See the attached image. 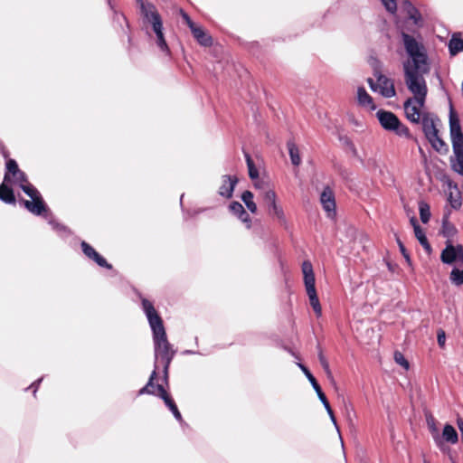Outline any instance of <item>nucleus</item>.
I'll use <instances>...</instances> for the list:
<instances>
[{
    "label": "nucleus",
    "mask_w": 463,
    "mask_h": 463,
    "mask_svg": "<svg viewBox=\"0 0 463 463\" xmlns=\"http://www.w3.org/2000/svg\"><path fill=\"white\" fill-rule=\"evenodd\" d=\"M410 222L412 225L413 230L415 229V227L420 226L415 217L411 218Z\"/></svg>",
    "instance_id": "nucleus-51"
},
{
    "label": "nucleus",
    "mask_w": 463,
    "mask_h": 463,
    "mask_svg": "<svg viewBox=\"0 0 463 463\" xmlns=\"http://www.w3.org/2000/svg\"><path fill=\"white\" fill-rule=\"evenodd\" d=\"M419 242L420 243V245L424 248V250H426V252L428 254H430L431 253V246L430 244L429 243L428 241V239L427 237H425L424 239L419 241Z\"/></svg>",
    "instance_id": "nucleus-45"
},
{
    "label": "nucleus",
    "mask_w": 463,
    "mask_h": 463,
    "mask_svg": "<svg viewBox=\"0 0 463 463\" xmlns=\"http://www.w3.org/2000/svg\"><path fill=\"white\" fill-rule=\"evenodd\" d=\"M238 218L244 223H246L247 228H250L251 225V220L250 218V215L247 213L246 211H244V213L240 214Z\"/></svg>",
    "instance_id": "nucleus-40"
},
{
    "label": "nucleus",
    "mask_w": 463,
    "mask_h": 463,
    "mask_svg": "<svg viewBox=\"0 0 463 463\" xmlns=\"http://www.w3.org/2000/svg\"><path fill=\"white\" fill-rule=\"evenodd\" d=\"M460 206V203L458 201H455L452 203V207L457 208Z\"/></svg>",
    "instance_id": "nucleus-53"
},
{
    "label": "nucleus",
    "mask_w": 463,
    "mask_h": 463,
    "mask_svg": "<svg viewBox=\"0 0 463 463\" xmlns=\"http://www.w3.org/2000/svg\"><path fill=\"white\" fill-rule=\"evenodd\" d=\"M6 173L9 175V177L11 178V175L13 176L16 173L20 172L21 170L18 168V165L14 159H9L6 162Z\"/></svg>",
    "instance_id": "nucleus-35"
},
{
    "label": "nucleus",
    "mask_w": 463,
    "mask_h": 463,
    "mask_svg": "<svg viewBox=\"0 0 463 463\" xmlns=\"http://www.w3.org/2000/svg\"><path fill=\"white\" fill-rule=\"evenodd\" d=\"M377 118L381 126L388 131H393L396 135L404 137H410L409 128L402 124L399 118L390 111L379 110L376 113Z\"/></svg>",
    "instance_id": "nucleus-7"
},
{
    "label": "nucleus",
    "mask_w": 463,
    "mask_h": 463,
    "mask_svg": "<svg viewBox=\"0 0 463 463\" xmlns=\"http://www.w3.org/2000/svg\"><path fill=\"white\" fill-rule=\"evenodd\" d=\"M267 206L269 208V213H272L279 220L285 219V214H284L283 209L279 204L277 203V200Z\"/></svg>",
    "instance_id": "nucleus-31"
},
{
    "label": "nucleus",
    "mask_w": 463,
    "mask_h": 463,
    "mask_svg": "<svg viewBox=\"0 0 463 463\" xmlns=\"http://www.w3.org/2000/svg\"><path fill=\"white\" fill-rule=\"evenodd\" d=\"M237 182L238 179L235 176L223 175L222 184L219 188V194L225 198H231Z\"/></svg>",
    "instance_id": "nucleus-17"
},
{
    "label": "nucleus",
    "mask_w": 463,
    "mask_h": 463,
    "mask_svg": "<svg viewBox=\"0 0 463 463\" xmlns=\"http://www.w3.org/2000/svg\"><path fill=\"white\" fill-rule=\"evenodd\" d=\"M180 13H181V15H182L184 21L186 23V24L189 26L190 29L195 25V24L191 20V18L185 12H184L183 10H180Z\"/></svg>",
    "instance_id": "nucleus-42"
},
{
    "label": "nucleus",
    "mask_w": 463,
    "mask_h": 463,
    "mask_svg": "<svg viewBox=\"0 0 463 463\" xmlns=\"http://www.w3.org/2000/svg\"><path fill=\"white\" fill-rule=\"evenodd\" d=\"M23 204L30 213L35 215H42L43 213L47 212V207L42 196L32 199V201L24 200Z\"/></svg>",
    "instance_id": "nucleus-16"
},
{
    "label": "nucleus",
    "mask_w": 463,
    "mask_h": 463,
    "mask_svg": "<svg viewBox=\"0 0 463 463\" xmlns=\"http://www.w3.org/2000/svg\"><path fill=\"white\" fill-rule=\"evenodd\" d=\"M374 76L376 82L373 79L368 78L367 82L374 92H379L384 98H392L396 95L393 81L382 74L380 71H375Z\"/></svg>",
    "instance_id": "nucleus-8"
},
{
    "label": "nucleus",
    "mask_w": 463,
    "mask_h": 463,
    "mask_svg": "<svg viewBox=\"0 0 463 463\" xmlns=\"http://www.w3.org/2000/svg\"><path fill=\"white\" fill-rule=\"evenodd\" d=\"M443 439L451 444H455L458 440V433L453 426L446 424L442 431Z\"/></svg>",
    "instance_id": "nucleus-24"
},
{
    "label": "nucleus",
    "mask_w": 463,
    "mask_h": 463,
    "mask_svg": "<svg viewBox=\"0 0 463 463\" xmlns=\"http://www.w3.org/2000/svg\"><path fill=\"white\" fill-rule=\"evenodd\" d=\"M356 99L360 106L370 110H374L376 109L373 98L369 95V93L364 87H358L356 92Z\"/></svg>",
    "instance_id": "nucleus-18"
},
{
    "label": "nucleus",
    "mask_w": 463,
    "mask_h": 463,
    "mask_svg": "<svg viewBox=\"0 0 463 463\" xmlns=\"http://www.w3.org/2000/svg\"><path fill=\"white\" fill-rule=\"evenodd\" d=\"M244 156H245V159H246V163H247V166H248V170H249V175H250V179L254 180L256 183L259 181L258 180V178H259L258 169L254 165V163H253L250 156L248 153H244Z\"/></svg>",
    "instance_id": "nucleus-29"
},
{
    "label": "nucleus",
    "mask_w": 463,
    "mask_h": 463,
    "mask_svg": "<svg viewBox=\"0 0 463 463\" xmlns=\"http://www.w3.org/2000/svg\"><path fill=\"white\" fill-rule=\"evenodd\" d=\"M318 398L321 401V402L323 403V405H324L325 409L326 410V411L327 412H331L332 409H331V406H330V404H329V402H328L325 393L320 395Z\"/></svg>",
    "instance_id": "nucleus-46"
},
{
    "label": "nucleus",
    "mask_w": 463,
    "mask_h": 463,
    "mask_svg": "<svg viewBox=\"0 0 463 463\" xmlns=\"http://www.w3.org/2000/svg\"><path fill=\"white\" fill-rule=\"evenodd\" d=\"M255 187L262 191L261 195L264 203L269 205L277 200V194L273 189L269 187V184L264 181H258L254 184Z\"/></svg>",
    "instance_id": "nucleus-19"
},
{
    "label": "nucleus",
    "mask_w": 463,
    "mask_h": 463,
    "mask_svg": "<svg viewBox=\"0 0 463 463\" xmlns=\"http://www.w3.org/2000/svg\"><path fill=\"white\" fill-rule=\"evenodd\" d=\"M394 360L398 364L402 365L404 369H409V363L402 353L395 352Z\"/></svg>",
    "instance_id": "nucleus-38"
},
{
    "label": "nucleus",
    "mask_w": 463,
    "mask_h": 463,
    "mask_svg": "<svg viewBox=\"0 0 463 463\" xmlns=\"http://www.w3.org/2000/svg\"><path fill=\"white\" fill-rule=\"evenodd\" d=\"M420 217L423 223H427L430 219V205L425 202L419 203Z\"/></svg>",
    "instance_id": "nucleus-30"
},
{
    "label": "nucleus",
    "mask_w": 463,
    "mask_h": 463,
    "mask_svg": "<svg viewBox=\"0 0 463 463\" xmlns=\"http://www.w3.org/2000/svg\"><path fill=\"white\" fill-rule=\"evenodd\" d=\"M142 307L147 317L150 327L153 332V340L155 345V369L156 372L158 363L164 367V379L167 383L168 368L173 360L175 351L172 348L166 338L163 321L153 304L146 298H142Z\"/></svg>",
    "instance_id": "nucleus-1"
},
{
    "label": "nucleus",
    "mask_w": 463,
    "mask_h": 463,
    "mask_svg": "<svg viewBox=\"0 0 463 463\" xmlns=\"http://www.w3.org/2000/svg\"><path fill=\"white\" fill-rule=\"evenodd\" d=\"M432 148L435 149L439 153H446L448 151V146L442 140L439 136V130L436 131L426 137Z\"/></svg>",
    "instance_id": "nucleus-21"
},
{
    "label": "nucleus",
    "mask_w": 463,
    "mask_h": 463,
    "mask_svg": "<svg viewBox=\"0 0 463 463\" xmlns=\"http://www.w3.org/2000/svg\"><path fill=\"white\" fill-rule=\"evenodd\" d=\"M426 99H422V102L417 98L411 97L409 98L404 102V111L406 118L412 123H419L422 119V115L420 113V109L424 107Z\"/></svg>",
    "instance_id": "nucleus-10"
},
{
    "label": "nucleus",
    "mask_w": 463,
    "mask_h": 463,
    "mask_svg": "<svg viewBox=\"0 0 463 463\" xmlns=\"http://www.w3.org/2000/svg\"><path fill=\"white\" fill-rule=\"evenodd\" d=\"M41 382H42V378H40L39 380H37L36 382L32 383V385L30 386V388L33 390V394L36 393L37 389H38L39 384H40Z\"/></svg>",
    "instance_id": "nucleus-50"
},
{
    "label": "nucleus",
    "mask_w": 463,
    "mask_h": 463,
    "mask_svg": "<svg viewBox=\"0 0 463 463\" xmlns=\"http://www.w3.org/2000/svg\"><path fill=\"white\" fill-rule=\"evenodd\" d=\"M191 32L196 41L203 46H210L213 43L212 37L201 27L196 24L192 27Z\"/></svg>",
    "instance_id": "nucleus-22"
},
{
    "label": "nucleus",
    "mask_w": 463,
    "mask_h": 463,
    "mask_svg": "<svg viewBox=\"0 0 463 463\" xmlns=\"http://www.w3.org/2000/svg\"><path fill=\"white\" fill-rule=\"evenodd\" d=\"M397 242H398V244H399L400 250H401L402 254V255H403V257L405 258L406 261H407L408 263H410V262H411V259H410L409 254H408V253H407V251H406V249H405L404 245L402 244V242L399 239H397Z\"/></svg>",
    "instance_id": "nucleus-43"
},
{
    "label": "nucleus",
    "mask_w": 463,
    "mask_h": 463,
    "mask_svg": "<svg viewBox=\"0 0 463 463\" xmlns=\"http://www.w3.org/2000/svg\"><path fill=\"white\" fill-rule=\"evenodd\" d=\"M449 129L452 146L462 145L463 133L461 131L459 119L452 109L449 113Z\"/></svg>",
    "instance_id": "nucleus-11"
},
{
    "label": "nucleus",
    "mask_w": 463,
    "mask_h": 463,
    "mask_svg": "<svg viewBox=\"0 0 463 463\" xmlns=\"http://www.w3.org/2000/svg\"><path fill=\"white\" fill-rule=\"evenodd\" d=\"M449 50L452 56L463 52V39L453 35L449 43Z\"/></svg>",
    "instance_id": "nucleus-25"
},
{
    "label": "nucleus",
    "mask_w": 463,
    "mask_h": 463,
    "mask_svg": "<svg viewBox=\"0 0 463 463\" xmlns=\"http://www.w3.org/2000/svg\"><path fill=\"white\" fill-rule=\"evenodd\" d=\"M137 2L140 5L142 15L152 25V29L156 34V43L157 47L162 52L169 55L170 51L163 33V23L155 5L150 3H145L144 0H137Z\"/></svg>",
    "instance_id": "nucleus-3"
},
{
    "label": "nucleus",
    "mask_w": 463,
    "mask_h": 463,
    "mask_svg": "<svg viewBox=\"0 0 463 463\" xmlns=\"http://www.w3.org/2000/svg\"><path fill=\"white\" fill-rule=\"evenodd\" d=\"M81 249L83 253L92 260H94L99 266L110 269L112 266L107 262V260L100 256L90 244L86 241L81 242Z\"/></svg>",
    "instance_id": "nucleus-13"
},
{
    "label": "nucleus",
    "mask_w": 463,
    "mask_h": 463,
    "mask_svg": "<svg viewBox=\"0 0 463 463\" xmlns=\"http://www.w3.org/2000/svg\"><path fill=\"white\" fill-rule=\"evenodd\" d=\"M455 158L451 160L452 168L463 175V144L452 146Z\"/></svg>",
    "instance_id": "nucleus-20"
},
{
    "label": "nucleus",
    "mask_w": 463,
    "mask_h": 463,
    "mask_svg": "<svg viewBox=\"0 0 463 463\" xmlns=\"http://www.w3.org/2000/svg\"><path fill=\"white\" fill-rule=\"evenodd\" d=\"M50 223L52 225L53 229H55V230H60L62 228L60 224H58L52 221H50Z\"/></svg>",
    "instance_id": "nucleus-52"
},
{
    "label": "nucleus",
    "mask_w": 463,
    "mask_h": 463,
    "mask_svg": "<svg viewBox=\"0 0 463 463\" xmlns=\"http://www.w3.org/2000/svg\"><path fill=\"white\" fill-rule=\"evenodd\" d=\"M457 233V230L453 224L448 220H444L442 223V234L444 237L452 238Z\"/></svg>",
    "instance_id": "nucleus-32"
},
{
    "label": "nucleus",
    "mask_w": 463,
    "mask_h": 463,
    "mask_svg": "<svg viewBox=\"0 0 463 463\" xmlns=\"http://www.w3.org/2000/svg\"><path fill=\"white\" fill-rule=\"evenodd\" d=\"M382 3L385 6L386 10L391 14H394L397 10V5L395 0H382Z\"/></svg>",
    "instance_id": "nucleus-39"
},
{
    "label": "nucleus",
    "mask_w": 463,
    "mask_h": 463,
    "mask_svg": "<svg viewBox=\"0 0 463 463\" xmlns=\"http://www.w3.org/2000/svg\"><path fill=\"white\" fill-rule=\"evenodd\" d=\"M11 178L8 174L5 175L4 181L0 185V199L6 203H14L15 196L10 187Z\"/></svg>",
    "instance_id": "nucleus-15"
},
{
    "label": "nucleus",
    "mask_w": 463,
    "mask_h": 463,
    "mask_svg": "<svg viewBox=\"0 0 463 463\" xmlns=\"http://www.w3.org/2000/svg\"><path fill=\"white\" fill-rule=\"evenodd\" d=\"M287 146L288 149L291 163L294 165H297V166L299 165L301 163V158L299 156V150H298V146H296V144L293 141H288L287 143Z\"/></svg>",
    "instance_id": "nucleus-27"
},
{
    "label": "nucleus",
    "mask_w": 463,
    "mask_h": 463,
    "mask_svg": "<svg viewBox=\"0 0 463 463\" xmlns=\"http://www.w3.org/2000/svg\"><path fill=\"white\" fill-rule=\"evenodd\" d=\"M320 202L324 210L327 213L329 217H333L335 214V201L333 191L329 187H326L321 195Z\"/></svg>",
    "instance_id": "nucleus-12"
},
{
    "label": "nucleus",
    "mask_w": 463,
    "mask_h": 463,
    "mask_svg": "<svg viewBox=\"0 0 463 463\" xmlns=\"http://www.w3.org/2000/svg\"><path fill=\"white\" fill-rule=\"evenodd\" d=\"M302 271L304 275L305 287L307 294L309 298L310 305L312 306L316 315L317 317H320L322 315V308L317 295V290L315 287L316 280L311 262L304 261L302 264Z\"/></svg>",
    "instance_id": "nucleus-6"
},
{
    "label": "nucleus",
    "mask_w": 463,
    "mask_h": 463,
    "mask_svg": "<svg viewBox=\"0 0 463 463\" xmlns=\"http://www.w3.org/2000/svg\"><path fill=\"white\" fill-rule=\"evenodd\" d=\"M31 199L41 196L39 191L30 183H25L20 187Z\"/></svg>",
    "instance_id": "nucleus-33"
},
{
    "label": "nucleus",
    "mask_w": 463,
    "mask_h": 463,
    "mask_svg": "<svg viewBox=\"0 0 463 463\" xmlns=\"http://www.w3.org/2000/svg\"><path fill=\"white\" fill-rule=\"evenodd\" d=\"M414 234L418 241H420L426 237L424 231L420 228V226H417L414 229Z\"/></svg>",
    "instance_id": "nucleus-44"
},
{
    "label": "nucleus",
    "mask_w": 463,
    "mask_h": 463,
    "mask_svg": "<svg viewBox=\"0 0 463 463\" xmlns=\"http://www.w3.org/2000/svg\"><path fill=\"white\" fill-rule=\"evenodd\" d=\"M410 17L413 19L415 23H417L420 18V15L418 14V12L414 7H411V11L410 12Z\"/></svg>",
    "instance_id": "nucleus-47"
},
{
    "label": "nucleus",
    "mask_w": 463,
    "mask_h": 463,
    "mask_svg": "<svg viewBox=\"0 0 463 463\" xmlns=\"http://www.w3.org/2000/svg\"><path fill=\"white\" fill-rule=\"evenodd\" d=\"M318 358H319V361H320V364H321L323 369L326 372V376L328 378H333L331 370L329 368V364L322 353H319Z\"/></svg>",
    "instance_id": "nucleus-37"
},
{
    "label": "nucleus",
    "mask_w": 463,
    "mask_h": 463,
    "mask_svg": "<svg viewBox=\"0 0 463 463\" xmlns=\"http://www.w3.org/2000/svg\"><path fill=\"white\" fill-rule=\"evenodd\" d=\"M403 71L407 89L421 103L428 94L424 75L430 72V67H413L409 63H403Z\"/></svg>",
    "instance_id": "nucleus-2"
},
{
    "label": "nucleus",
    "mask_w": 463,
    "mask_h": 463,
    "mask_svg": "<svg viewBox=\"0 0 463 463\" xmlns=\"http://www.w3.org/2000/svg\"><path fill=\"white\" fill-rule=\"evenodd\" d=\"M327 413H328V415L330 417V420H332L333 424L335 426V428H336V430H337V431L339 433L340 432L339 431V428L337 426L336 420H335V417L334 415L333 410H331V412H327Z\"/></svg>",
    "instance_id": "nucleus-49"
},
{
    "label": "nucleus",
    "mask_w": 463,
    "mask_h": 463,
    "mask_svg": "<svg viewBox=\"0 0 463 463\" xmlns=\"http://www.w3.org/2000/svg\"><path fill=\"white\" fill-rule=\"evenodd\" d=\"M298 367L302 370V372L305 373L308 381L310 382L312 387L316 391L317 396L324 394L320 385L317 383L316 378L313 376V374L309 372V370L303 365L302 364H298Z\"/></svg>",
    "instance_id": "nucleus-26"
},
{
    "label": "nucleus",
    "mask_w": 463,
    "mask_h": 463,
    "mask_svg": "<svg viewBox=\"0 0 463 463\" xmlns=\"http://www.w3.org/2000/svg\"><path fill=\"white\" fill-rule=\"evenodd\" d=\"M440 123V120L434 117L433 115H430L429 113H425L422 115L421 124H422V130L425 135V137L435 133L439 130L438 126Z\"/></svg>",
    "instance_id": "nucleus-14"
},
{
    "label": "nucleus",
    "mask_w": 463,
    "mask_h": 463,
    "mask_svg": "<svg viewBox=\"0 0 463 463\" xmlns=\"http://www.w3.org/2000/svg\"><path fill=\"white\" fill-rule=\"evenodd\" d=\"M402 38L405 51L411 58L404 63H409L413 67H430L427 51L421 41L405 33L402 34Z\"/></svg>",
    "instance_id": "nucleus-4"
},
{
    "label": "nucleus",
    "mask_w": 463,
    "mask_h": 463,
    "mask_svg": "<svg viewBox=\"0 0 463 463\" xmlns=\"http://www.w3.org/2000/svg\"><path fill=\"white\" fill-rule=\"evenodd\" d=\"M428 425L432 432H436V433L438 432V430L434 424V420L432 418L428 419Z\"/></svg>",
    "instance_id": "nucleus-48"
},
{
    "label": "nucleus",
    "mask_w": 463,
    "mask_h": 463,
    "mask_svg": "<svg viewBox=\"0 0 463 463\" xmlns=\"http://www.w3.org/2000/svg\"><path fill=\"white\" fill-rule=\"evenodd\" d=\"M449 280L451 284L456 287L463 285V263L458 266H453L449 274Z\"/></svg>",
    "instance_id": "nucleus-23"
},
{
    "label": "nucleus",
    "mask_w": 463,
    "mask_h": 463,
    "mask_svg": "<svg viewBox=\"0 0 463 463\" xmlns=\"http://www.w3.org/2000/svg\"><path fill=\"white\" fill-rule=\"evenodd\" d=\"M12 177L13 178H11V184H17L20 187L22 186V184H24L25 183L28 182L25 174L22 171L16 173Z\"/></svg>",
    "instance_id": "nucleus-34"
},
{
    "label": "nucleus",
    "mask_w": 463,
    "mask_h": 463,
    "mask_svg": "<svg viewBox=\"0 0 463 463\" xmlns=\"http://www.w3.org/2000/svg\"><path fill=\"white\" fill-rule=\"evenodd\" d=\"M230 211L238 217L240 214L244 213L245 209L241 203L238 202H232L230 204Z\"/></svg>",
    "instance_id": "nucleus-36"
},
{
    "label": "nucleus",
    "mask_w": 463,
    "mask_h": 463,
    "mask_svg": "<svg viewBox=\"0 0 463 463\" xmlns=\"http://www.w3.org/2000/svg\"><path fill=\"white\" fill-rule=\"evenodd\" d=\"M440 260L447 265L458 266L463 263V246L453 245L450 241L446 242L440 254Z\"/></svg>",
    "instance_id": "nucleus-9"
},
{
    "label": "nucleus",
    "mask_w": 463,
    "mask_h": 463,
    "mask_svg": "<svg viewBox=\"0 0 463 463\" xmlns=\"http://www.w3.org/2000/svg\"><path fill=\"white\" fill-rule=\"evenodd\" d=\"M437 338H438L439 345L443 348L445 346V342H446L445 332L443 330L438 331Z\"/></svg>",
    "instance_id": "nucleus-41"
},
{
    "label": "nucleus",
    "mask_w": 463,
    "mask_h": 463,
    "mask_svg": "<svg viewBox=\"0 0 463 463\" xmlns=\"http://www.w3.org/2000/svg\"><path fill=\"white\" fill-rule=\"evenodd\" d=\"M156 378V371H153L150 378L148 380V383L139 390L138 394L142 395L145 393L148 394H154L156 396H159L163 399L165 404L168 407V409L172 411L174 417L180 422H183L182 415L173 401V399L170 397V395L166 392L163 385L157 384L156 387L154 385V380Z\"/></svg>",
    "instance_id": "nucleus-5"
},
{
    "label": "nucleus",
    "mask_w": 463,
    "mask_h": 463,
    "mask_svg": "<svg viewBox=\"0 0 463 463\" xmlns=\"http://www.w3.org/2000/svg\"><path fill=\"white\" fill-rule=\"evenodd\" d=\"M241 200L252 213H255L257 212V205L253 202V194L250 191H245L241 194Z\"/></svg>",
    "instance_id": "nucleus-28"
}]
</instances>
